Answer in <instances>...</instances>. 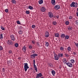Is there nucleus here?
<instances>
[{"instance_id":"obj_1","label":"nucleus","mask_w":78,"mask_h":78,"mask_svg":"<svg viewBox=\"0 0 78 78\" xmlns=\"http://www.w3.org/2000/svg\"><path fill=\"white\" fill-rule=\"evenodd\" d=\"M23 65H24V70L25 72H27V71L28 69L29 68V66H28V63H24Z\"/></svg>"},{"instance_id":"obj_2","label":"nucleus","mask_w":78,"mask_h":78,"mask_svg":"<svg viewBox=\"0 0 78 78\" xmlns=\"http://www.w3.org/2000/svg\"><path fill=\"white\" fill-rule=\"evenodd\" d=\"M54 59L57 61L59 59V57L58 56V55H57L55 52H54Z\"/></svg>"},{"instance_id":"obj_3","label":"nucleus","mask_w":78,"mask_h":78,"mask_svg":"<svg viewBox=\"0 0 78 78\" xmlns=\"http://www.w3.org/2000/svg\"><path fill=\"white\" fill-rule=\"evenodd\" d=\"M48 16L50 18H52L53 17V14L52 12H49L48 13Z\"/></svg>"},{"instance_id":"obj_4","label":"nucleus","mask_w":78,"mask_h":78,"mask_svg":"<svg viewBox=\"0 0 78 78\" xmlns=\"http://www.w3.org/2000/svg\"><path fill=\"white\" fill-rule=\"evenodd\" d=\"M36 56H37V54H34L33 55H30V57L31 58H35V57Z\"/></svg>"},{"instance_id":"obj_5","label":"nucleus","mask_w":78,"mask_h":78,"mask_svg":"<svg viewBox=\"0 0 78 78\" xmlns=\"http://www.w3.org/2000/svg\"><path fill=\"white\" fill-rule=\"evenodd\" d=\"M66 65H67L69 67H72V66H73V65L71 63L69 62H67Z\"/></svg>"},{"instance_id":"obj_6","label":"nucleus","mask_w":78,"mask_h":78,"mask_svg":"<svg viewBox=\"0 0 78 78\" xmlns=\"http://www.w3.org/2000/svg\"><path fill=\"white\" fill-rule=\"evenodd\" d=\"M45 37H48L49 36V33L48 32L46 31L45 32Z\"/></svg>"},{"instance_id":"obj_7","label":"nucleus","mask_w":78,"mask_h":78,"mask_svg":"<svg viewBox=\"0 0 78 78\" xmlns=\"http://www.w3.org/2000/svg\"><path fill=\"white\" fill-rule=\"evenodd\" d=\"M76 2H72L70 5L71 7H75V5Z\"/></svg>"},{"instance_id":"obj_8","label":"nucleus","mask_w":78,"mask_h":78,"mask_svg":"<svg viewBox=\"0 0 78 78\" xmlns=\"http://www.w3.org/2000/svg\"><path fill=\"white\" fill-rule=\"evenodd\" d=\"M10 37L12 41H15V38L14 37V35H10Z\"/></svg>"},{"instance_id":"obj_9","label":"nucleus","mask_w":78,"mask_h":78,"mask_svg":"<svg viewBox=\"0 0 78 78\" xmlns=\"http://www.w3.org/2000/svg\"><path fill=\"white\" fill-rule=\"evenodd\" d=\"M54 8L55 9H56V10H58V9H59L60 8V6H59V5H55L54 7Z\"/></svg>"},{"instance_id":"obj_10","label":"nucleus","mask_w":78,"mask_h":78,"mask_svg":"<svg viewBox=\"0 0 78 78\" xmlns=\"http://www.w3.org/2000/svg\"><path fill=\"white\" fill-rule=\"evenodd\" d=\"M63 62L64 63V64H65L67 65V60H66V58H64L63 60Z\"/></svg>"},{"instance_id":"obj_11","label":"nucleus","mask_w":78,"mask_h":78,"mask_svg":"<svg viewBox=\"0 0 78 78\" xmlns=\"http://www.w3.org/2000/svg\"><path fill=\"white\" fill-rule=\"evenodd\" d=\"M41 9L42 12H45V10H46L45 8L44 7L41 8Z\"/></svg>"},{"instance_id":"obj_12","label":"nucleus","mask_w":78,"mask_h":78,"mask_svg":"<svg viewBox=\"0 0 78 78\" xmlns=\"http://www.w3.org/2000/svg\"><path fill=\"white\" fill-rule=\"evenodd\" d=\"M58 56L59 58H62L63 57V54L62 53L61 54L59 53L58 54Z\"/></svg>"},{"instance_id":"obj_13","label":"nucleus","mask_w":78,"mask_h":78,"mask_svg":"<svg viewBox=\"0 0 78 78\" xmlns=\"http://www.w3.org/2000/svg\"><path fill=\"white\" fill-rule=\"evenodd\" d=\"M34 69L36 71V72H37V66L36 65H35V64L34 65Z\"/></svg>"},{"instance_id":"obj_14","label":"nucleus","mask_w":78,"mask_h":78,"mask_svg":"<svg viewBox=\"0 0 78 78\" xmlns=\"http://www.w3.org/2000/svg\"><path fill=\"white\" fill-rule=\"evenodd\" d=\"M55 0H51V3L53 5H55Z\"/></svg>"},{"instance_id":"obj_15","label":"nucleus","mask_w":78,"mask_h":78,"mask_svg":"<svg viewBox=\"0 0 78 78\" xmlns=\"http://www.w3.org/2000/svg\"><path fill=\"white\" fill-rule=\"evenodd\" d=\"M61 37V38H64L66 37V35L64 34H62L60 35Z\"/></svg>"},{"instance_id":"obj_16","label":"nucleus","mask_w":78,"mask_h":78,"mask_svg":"<svg viewBox=\"0 0 78 78\" xmlns=\"http://www.w3.org/2000/svg\"><path fill=\"white\" fill-rule=\"evenodd\" d=\"M64 54L65 56V57H66V58H68L69 56V55L67 54V52H65L64 53Z\"/></svg>"},{"instance_id":"obj_17","label":"nucleus","mask_w":78,"mask_h":78,"mask_svg":"<svg viewBox=\"0 0 78 78\" xmlns=\"http://www.w3.org/2000/svg\"><path fill=\"white\" fill-rule=\"evenodd\" d=\"M51 73L53 76H55V74L56 73V72L54 71V70H53L51 71Z\"/></svg>"},{"instance_id":"obj_18","label":"nucleus","mask_w":78,"mask_h":78,"mask_svg":"<svg viewBox=\"0 0 78 78\" xmlns=\"http://www.w3.org/2000/svg\"><path fill=\"white\" fill-rule=\"evenodd\" d=\"M70 61L71 64H74L75 63V60L73 59H71Z\"/></svg>"},{"instance_id":"obj_19","label":"nucleus","mask_w":78,"mask_h":78,"mask_svg":"<svg viewBox=\"0 0 78 78\" xmlns=\"http://www.w3.org/2000/svg\"><path fill=\"white\" fill-rule=\"evenodd\" d=\"M7 43L8 44H12V41H9V40H8L7 42Z\"/></svg>"},{"instance_id":"obj_20","label":"nucleus","mask_w":78,"mask_h":78,"mask_svg":"<svg viewBox=\"0 0 78 78\" xmlns=\"http://www.w3.org/2000/svg\"><path fill=\"white\" fill-rule=\"evenodd\" d=\"M43 2H44V1L43 0H40L38 1L40 5H41Z\"/></svg>"},{"instance_id":"obj_21","label":"nucleus","mask_w":78,"mask_h":78,"mask_svg":"<svg viewBox=\"0 0 78 78\" xmlns=\"http://www.w3.org/2000/svg\"><path fill=\"white\" fill-rule=\"evenodd\" d=\"M55 37H58L59 36V34L58 33H56L55 34Z\"/></svg>"},{"instance_id":"obj_22","label":"nucleus","mask_w":78,"mask_h":78,"mask_svg":"<svg viewBox=\"0 0 78 78\" xmlns=\"http://www.w3.org/2000/svg\"><path fill=\"white\" fill-rule=\"evenodd\" d=\"M12 2L13 4H16V1L15 0H12Z\"/></svg>"},{"instance_id":"obj_23","label":"nucleus","mask_w":78,"mask_h":78,"mask_svg":"<svg viewBox=\"0 0 78 78\" xmlns=\"http://www.w3.org/2000/svg\"><path fill=\"white\" fill-rule=\"evenodd\" d=\"M23 51H26L27 50V48L25 46H24L23 48Z\"/></svg>"},{"instance_id":"obj_24","label":"nucleus","mask_w":78,"mask_h":78,"mask_svg":"<svg viewBox=\"0 0 78 78\" xmlns=\"http://www.w3.org/2000/svg\"><path fill=\"white\" fill-rule=\"evenodd\" d=\"M8 65H9V66H11V65H12V63H11V61H9V62Z\"/></svg>"},{"instance_id":"obj_25","label":"nucleus","mask_w":78,"mask_h":78,"mask_svg":"<svg viewBox=\"0 0 78 78\" xmlns=\"http://www.w3.org/2000/svg\"><path fill=\"white\" fill-rule=\"evenodd\" d=\"M0 39H3V34H1L0 35Z\"/></svg>"},{"instance_id":"obj_26","label":"nucleus","mask_w":78,"mask_h":78,"mask_svg":"<svg viewBox=\"0 0 78 78\" xmlns=\"http://www.w3.org/2000/svg\"><path fill=\"white\" fill-rule=\"evenodd\" d=\"M67 50L68 51H70L71 50V48H70V47L69 46L67 48Z\"/></svg>"},{"instance_id":"obj_27","label":"nucleus","mask_w":78,"mask_h":78,"mask_svg":"<svg viewBox=\"0 0 78 78\" xmlns=\"http://www.w3.org/2000/svg\"><path fill=\"white\" fill-rule=\"evenodd\" d=\"M52 23L54 25H56V23H57V22L56 21H54L52 22Z\"/></svg>"},{"instance_id":"obj_28","label":"nucleus","mask_w":78,"mask_h":78,"mask_svg":"<svg viewBox=\"0 0 78 78\" xmlns=\"http://www.w3.org/2000/svg\"><path fill=\"white\" fill-rule=\"evenodd\" d=\"M68 30L71 31V30H72V27H69L68 28Z\"/></svg>"},{"instance_id":"obj_29","label":"nucleus","mask_w":78,"mask_h":78,"mask_svg":"<svg viewBox=\"0 0 78 78\" xmlns=\"http://www.w3.org/2000/svg\"><path fill=\"white\" fill-rule=\"evenodd\" d=\"M18 32L20 34H23V32L22 30H19Z\"/></svg>"},{"instance_id":"obj_30","label":"nucleus","mask_w":78,"mask_h":78,"mask_svg":"<svg viewBox=\"0 0 78 78\" xmlns=\"http://www.w3.org/2000/svg\"><path fill=\"white\" fill-rule=\"evenodd\" d=\"M15 46L16 48L18 47L19 46V44H18V43H16L15 44Z\"/></svg>"},{"instance_id":"obj_31","label":"nucleus","mask_w":78,"mask_h":78,"mask_svg":"<svg viewBox=\"0 0 78 78\" xmlns=\"http://www.w3.org/2000/svg\"><path fill=\"white\" fill-rule=\"evenodd\" d=\"M65 37V39H68L69 38V36L68 35H66Z\"/></svg>"},{"instance_id":"obj_32","label":"nucleus","mask_w":78,"mask_h":78,"mask_svg":"<svg viewBox=\"0 0 78 78\" xmlns=\"http://www.w3.org/2000/svg\"><path fill=\"white\" fill-rule=\"evenodd\" d=\"M60 50H61V51H63V50H64V48L63 47H61L60 48Z\"/></svg>"},{"instance_id":"obj_33","label":"nucleus","mask_w":78,"mask_h":78,"mask_svg":"<svg viewBox=\"0 0 78 78\" xmlns=\"http://www.w3.org/2000/svg\"><path fill=\"white\" fill-rule=\"evenodd\" d=\"M78 3H77V2H76L75 4V8H77V7H78Z\"/></svg>"},{"instance_id":"obj_34","label":"nucleus","mask_w":78,"mask_h":78,"mask_svg":"<svg viewBox=\"0 0 78 78\" xmlns=\"http://www.w3.org/2000/svg\"><path fill=\"white\" fill-rule=\"evenodd\" d=\"M28 8H29V9H33V7L31 6H29Z\"/></svg>"},{"instance_id":"obj_35","label":"nucleus","mask_w":78,"mask_h":78,"mask_svg":"<svg viewBox=\"0 0 78 78\" xmlns=\"http://www.w3.org/2000/svg\"><path fill=\"white\" fill-rule=\"evenodd\" d=\"M48 45H49V43L48 42H47L46 43V46L47 47H48Z\"/></svg>"},{"instance_id":"obj_36","label":"nucleus","mask_w":78,"mask_h":78,"mask_svg":"<svg viewBox=\"0 0 78 78\" xmlns=\"http://www.w3.org/2000/svg\"><path fill=\"white\" fill-rule=\"evenodd\" d=\"M65 23L66 25H68L69 24V22L68 21H66Z\"/></svg>"},{"instance_id":"obj_37","label":"nucleus","mask_w":78,"mask_h":78,"mask_svg":"<svg viewBox=\"0 0 78 78\" xmlns=\"http://www.w3.org/2000/svg\"><path fill=\"white\" fill-rule=\"evenodd\" d=\"M29 48H30V49H31L32 48H33V46H32V45H29Z\"/></svg>"},{"instance_id":"obj_38","label":"nucleus","mask_w":78,"mask_h":78,"mask_svg":"<svg viewBox=\"0 0 78 78\" xmlns=\"http://www.w3.org/2000/svg\"><path fill=\"white\" fill-rule=\"evenodd\" d=\"M1 30H5V28L2 26H1Z\"/></svg>"},{"instance_id":"obj_39","label":"nucleus","mask_w":78,"mask_h":78,"mask_svg":"<svg viewBox=\"0 0 78 78\" xmlns=\"http://www.w3.org/2000/svg\"><path fill=\"white\" fill-rule=\"evenodd\" d=\"M16 23H17V24H18V25H20L21 23L19 21H17L16 22Z\"/></svg>"},{"instance_id":"obj_40","label":"nucleus","mask_w":78,"mask_h":78,"mask_svg":"<svg viewBox=\"0 0 78 78\" xmlns=\"http://www.w3.org/2000/svg\"><path fill=\"white\" fill-rule=\"evenodd\" d=\"M26 13L27 14H30V12L28 11H26Z\"/></svg>"},{"instance_id":"obj_41","label":"nucleus","mask_w":78,"mask_h":78,"mask_svg":"<svg viewBox=\"0 0 78 78\" xmlns=\"http://www.w3.org/2000/svg\"><path fill=\"white\" fill-rule=\"evenodd\" d=\"M48 67H51L52 66V64H51V63H48Z\"/></svg>"},{"instance_id":"obj_42","label":"nucleus","mask_w":78,"mask_h":78,"mask_svg":"<svg viewBox=\"0 0 78 78\" xmlns=\"http://www.w3.org/2000/svg\"><path fill=\"white\" fill-rule=\"evenodd\" d=\"M73 55H76V52H73Z\"/></svg>"},{"instance_id":"obj_43","label":"nucleus","mask_w":78,"mask_h":78,"mask_svg":"<svg viewBox=\"0 0 78 78\" xmlns=\"http://www.w3.org/2000/svg\"><path fill=\"white\" fill-rule=\"evenodd\" d=\"M72 18H73V17H72V16H70L69 17V19L70 20H71V19H72Z\"/></svg>"},{"instance_id":"obj_44","label":"nucleus","mask_w":78,"mask_h":78,"mask_svg":"<svg viewBox=\"0 0 78 78\" xmlns=\"http://www.w3.org/2000/svg\"><path fill=\"white\" fill-rule=\"evenodd\" d=\"M74 44H75L76 47H78V43H75Z\"/></svg>"},{"instance_id":"obj_45","label":"nucleus","mask_w":78,"mask_h":78,"mask_svg":"<svg viewBox=\"0 0 78 78\" xmlns=\"http://www.w3.org/2000/svg\"><path fill=\"white\" fill-rule=\"evenodd\" d=\"M35 27L36 26L34 25H33L32 26V28H35Z\"/></svg>"},{"instance_id":"obj_46","label":"nucleus","mask_w":78,"mask_h":78,"mask_svg":"<svg viewBox=\"0 0 78 78\" xmlns=\"http://www.w3.org/2000/svg\"><path fill=\"white\" fill-rule=\"evenodd\" d=\"M36 44H37L38 47H40V44H39V43H38V42H37Z\"/></svg>"},{"instance_id":"obj_47","label":"nucleus","mask_w":78,"mask_h":78,"mask_svg":"<svg viewBox=\"0 0 78 78\" xmlns=\"http://www.w3.org/2000/svg\"><path fill=\"white\" fill-rule=\"evenodd\" d=\"M33 64H36V60H35V59L33 60Z\"/></svg>"},{"instance_id":"obj_48","label":"nucleus","mask_w":78,"mask_h":78,"mask_svg":"<svg viewBox=\"0 0 78 78\" xmlns=\"http://www.w3.org/2000/svg\"><path fill=\"white\" fill-rule=\"evenodd\" d=\"M5 11L6 12H8V9H6L5 10Z\"/></svg>"},{"instance_id":"obj_49","label":"nucleus","mask_w":78,"mask_h":78,"mask_svg":"<svg viewBox=\"0 0 78 78\" xmlns=\"http://www.w3.org/2000/svg\"><path fill=\"white\" fill-rule=\"evenodd\" d=\"M2 70L3 72H5V68H2Z\"/></svg>"},{"instance_id":"obj_50","label":"nucleus","mask_w":78,"mask_h":78,"mask_svg":"<svg viewBox=\"0 0 78 78\" xmlns=\"http://www.w3.org/2000/svg\"><path fill=\"white\" fill-rule=\"evenodd\" d=\"M3 50V48L2 46H0V50Z\"/></svg>"},{"instance_id":"obj_51","label":"nucleus","mask_w":78,"mask_h":78,"mask_svg":"<svg viewBox=\"0 0 78 78\" xmlns=\"http://www.w3.org/2000/svg\"><path fill=\"white\" fill-rule=\"evenodd\" d=\"M59 15H57V16H56V18H57V19H59Z\"/></svg>"},{"instance_id":"obj_52","label":"nucleus","mask_w":78,"mask_h":78,"mask_svg":"<svg viewBox=\"0 0 78 78\" xmlns=\"http://www.w3.org/2000/svg\"><path fill=\"white\" fill-rule=\"evenodd\" d=\"M32 44H35V42H34V41H32Z\"/></svg>"},{"instance_id":"obj_53","label":"nucleus","mask_w":78,"mask_h":78,"mask_svg":"<svg viewBox=\"0 0 78 78\" xmlns=\"http://www.w3.org/2000/svg\"><path fill=\"white\" fill-rule=\"evenodd\" d=\"M12 53V51H9V53L10 54H11V53Z\"/></svg>"},{"instance_id":"obj_54","label":"nucleus","mask_w":78,"mask_h":78,"mask_svg":"<svg viewBox=\"0 0 78 78\" xmlns=\"http://www.w3.org/2000/svg\"><path fill=\"white\" fill-rule=\"evenodd\" d=\"M76 16L78 17V12H76Z\"/></svg>"},{"instance_id":"obj_55","label":"nucleus","mask_w":78,"mask_h":78,"mask_svg":"<svg viewBox=\"0 0 78 78\" xmlns=\"http://www.w3.org/2000/svg\"><path fill=\"white\" fill-rule=\"evenodd\" d=\"M18 59H19V60H20V59H21V58H20V57H18Z\"/></svg>"},{"instance_id":"obj_56","label":"nucleus","mask_w":78,"mask_h":78,"mask_svg":"<svg viewBox=\"0 0 78 78\" xmlns=\"http://www.w3.org/2000/svg\"><path fill=\"white\" fill-rule=\"evenodd\" d=\"M32 52H33V53H35V51H32Z\"/></svg>"}]
</instances>
